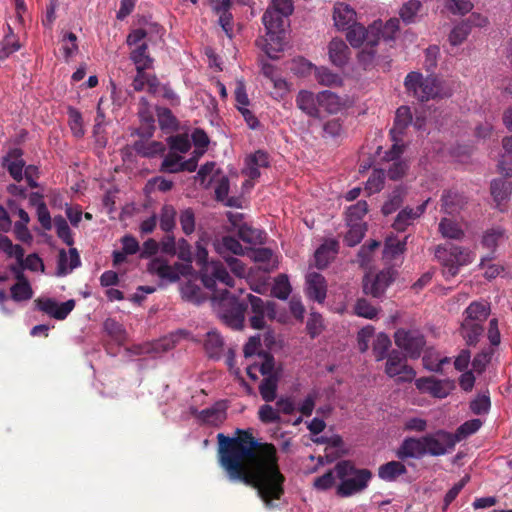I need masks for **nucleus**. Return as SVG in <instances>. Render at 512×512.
<instances>
[{
	"label": "nucleus",
	"instance_id": "nucleus-1",
	"mask_svg": "<svg viewBox=\"0 0 512 512\" xmlns=\"http://www.w3.org/2000/svg\"><path fill=\"white\" fill-rule=\"evenodd\" d=\"M237 433V437L217 435L220 466L231 482L255 487L266 507L274 508L272 501L280 499L284 492L276 448L259 442L248 432Z\"/></svg>",
	"mask_w": 512,
	"mask_h": 512
},
{
	"label": "nucleus",
	"instance_id": "nucleus-2",
	"mask_svg": "<svg viewBox=\"0 0 512 512\" xmlns=\"http://www.w3.org/2000/svg\"><path fill=\"white\" fill-rule=\"evenodd\" d=\"M178 258L183 262H176L170 265L168 261L162 257L152 259L148 264V271L152 275H156L164 284L174 283L181 276L192 274L193 256L191 246L185 239H180L177 243L176 252Z\"/></svg>",
	"mask_w": 512,
	"mask_h": 512
},
{
	"label": "nucleus",
	"instance_id": "nucleus-3",
	"mask_svg": "<svg viewBox=\"0 0 512 512\" xmlns=\"http://www.w3.org/2000/svg\"><path fill=\"white\" fill-rule=\"evenodd\" d=\"M195 261L200 266L201 280L207 289L216 292L218 284L226 288L236 285V279L229 274L223 263L208 261V251L201 240L196 242Z\"/></svg>",
	"mask_w": 512,
	"mask_h": 512
},
{
	"label": "nucleus",
	"instance_id": "nucleus-4",
	"mask_svg": "<svg viewBox=\"0 0 512 512\" xmlns=\"http://www.w3.org/2000/svg\"><path fill=\"white\" fill-rule=\"evenodd\" d=\"M336 495L342 498L351 497L364 491L372 478L368 469H358L348 460H341L336 463Z\"/></svg>",
	"mask_w": 512,
	"mask_h": 512
},
{
	"label": "nucleus",
	"instance_id": "nucleus-5",
	"mask_svg": "<svg viewBox=\"0 0 512 512\" xmlns=\"http://www.w3.org/2000/svg\"><path fill=\"white\" fill-rule=\"evenodd\" d=\"M404 87L409 96L422 103L436 99L442 90L441 83L435 75L424 77L418 71H411L406 75Z\"/></svg>",
	"mask_w": 512,
	"mask_h": 512
},
{
	"label": "nucleus",
	"instance_id": "nucleus-6",
	"mask_svg": "<svg viewBox=\"0 0 512 512\" xmlns=\"http://www.w3.org/2000/svg\"><path fill=\"white\" fill-rule=\"evenodd\" d=\"M215 307L219 317L231 328L240 330L243 328L245 311L247 305L240 302L231 292L220 291L219 296L215 295Z\"/></svg>",
	"mask_w": 512,
	"mask_h": 512
},
{
	"label": "nucleus",
	"instance_id": "nucleus-7",
	"mask_svg": "<svg viewBox=\"0 0 512 512\" xmlns=\"http://www.w3.org/2000/svg\"><path fill=\"white\" fill-rule=\"evenodd\" d=\"M286 16H282L275 10L267 9L262 17V22L267 30L266 45L264 51L271 59H276L278 53L284 48L281 34L284 32V22Z\"/></svg>",
	"mask_w": 512,
	"mask_h": 512
},
{
	"label": "nucleus",
	"instance_id": "nucleus-8",
	"mask_svg": "<svg viewBox=\"0 0 512 512\" xmlns=\"http://www.w3.org/2000/svg\"><path fill=\"white\" fill-rule=\"evenodd\" d=\"M379 24L373 22L365 28L363 25L353 23L347 29L346 38L352 47L358 48L365 45V49L361 52V57L367 55L370 59L374 57V47L379 43Z\"/></svg>",
	"mask_w": 512,
	"mask_h": 512
},
{
	"label": "nucleus",
	"instance_id": "nucleus-9",
	"mask_svg": "<svg viewBox=\"0 0 512 512\" xmlns=\"http://www.w3.org/2000/svg\"><path fill=\"white\" fill-rule=\"evenodd\" d=\"M395 344L402 349L407 357L416 359L421 355L425 346L423 334L416 329H398L394 335Z\"/></svg>",
	"mask_w": 512,
	"mask_h": 512
},
{
	"label": "nucleus",
	"instance_id": "nucleus-10",
	"mask_svg": "<svg viewBox=\"0 0 512 512\" xmlns=\"http://www.w3.org/2000/svg\"><path fill=\"white\" fill-rule=\"evenodd\" d=\"M248 301L251 305L252 315L250 316V325L254 329H263L265 327V318L276 319V306L273 302H264L260 297L252 294L248 295Z\"/></svg>",
	"mask_w": 512,
	"mask_h": 512
},
{
	"label": "nucleus",
	"instance_id": "nucleus-11",
	"mask_svg": "<svg viewBox=\"0 0 512 512\" xmlns=\"http://www.w3.org/2000/svg\"><path fill=\"white\" fill-rule=\"evenodd\" d=\"M395 278L396 271L392 268L384 269L375 275H366L363 280V290L366 294L379 298L384 295Z\"/></svg>",
	"mask_w": 512,
	"mask_h": 512
},
{
	"label": "nucleus",
	"instance_id": "nucleus-12",
	"mask_svg": "<svg viewBox=\"0 0 512 512\" xmlns=\"http://www.w3.org/2000/svg\"><path fill=\"white\" fill-rule=\"evenodd\" d=\"M385 373L391 378L397 377L400 382H410L416 375L414 369L406 364V357L396 350L387 357Z\"/></svg>",
	"mask_w": 512,
	"mask_h": 512
},
{
	"label": "nucleus",
	"instance_id": "nucleus-13",
	"mask_svg": "<svg viewBox=\"0 0 512 512\" xmlns=\"http://www.w3.org/2000/svg\"><path fill=\"white\" fill-rule=\"evenodd\" d=\"M488 23L486 17L480 14H471L467 19L460 18L453 22V27L450 30V44L457 45L464 41L468 36L472 26L484 27Z\"/></svg>",
	"mask_w": 512,
	"mask_h": 512
},
{
	"label": "nucleus",
	"instance_id": "nucleus-14",
	"mask_svg": "<svg viewBox=\"0 0 512 512\" xmlns=\"http://www.w3.org/2000/svg\"><path fill=\"white\" fill-rule=\"evenodd\" d=\"M36 308L56 320H64L75 307L73 299L58 303L52 298H38L35 300Z\"/></svg>",
	"mask_w": 512,
	"mask_h": 512
},
{
	"label": "nucleus",
	"instance_id": "nucleus-15",
	"mask_svg": "<svg viewBox=\"0 0 512 512\" xmlns=\"http://www.w3.org/2000/svg\"><path fill=\"white\" fill-rule=\"evenodd\" d=\"M234 0H208L212 12L218 16V23L225 34L233 36V16L230 12Z\"/></svg>",
	"mask_w": 512,
	"mask_h": 512
},
{
	"label": "nucleus",
	"instance_id": "nucleus-16",
	"mask_svg": "<svg viewBox=\"0 0 512 512\" xmlns=\"http://www.w3.org/2000/svg\"><path fill=\"white\" fill-rule=\"evenodd\" d=\"M306 296L318 303H323L327 293V283L323 275L309 272L305 279Z\"/></svg>",
	"mask_w": 512,
	"mask_h": 512
},
{
	"label": "nucleus",
	"instance_id": "nucleus-17",
	"mask_svg": "<svg viewBox=\"0 0 512 512\" xmlns=\"http://www.w3.org/2000/svg\"><path fill=\"white\" fill-rule=\"evenodd\" d=\"M429 200L423 201L416 208L409 206L400 210L392 224V227L398 232H404L415 220L420 218L426 211Z\"/></svg>",
	"mask_w": 512,
	"mask_h": 512
},
{
	"label": "nucleus",
	"instance_id": "nucleus-18",
	"mask_svg": "<svg viewBox=\"0 0 512 512\" xmlns=\"http://www.w3.org/2000/svg\"><path fill=\"white\" fill-rule=\"evenodd\" d=\"M196 168V158L184 160L181 155L172 151H169L161 164V170L167 173H177L180 171L194 172Z\"/></svg>",
	"mask_w": 512,
	"mask_h": 512
},
{
	"label": "nucleus",
	"instance_id": "nucleus-19",
	"mask_svg": "<svg viewBox=\"0 0 512 512\" xmlns=\"http://www.w3.org/2000/svg\"><path fill=\"white\" fill-rule=\"evenodd\" d=\"M424 443V436L420 438L408 437L404 439L402 444L397 449L396 456L401 460L407 458L420 459L426 455Z\"/></svg>",
	"mask_w": 512,
	"mask_h": 512
},
{
	"label": "nucleus",
	"instance_id": "nucleus-20",
	"mask_svg": "<svg viewBox=\"0 0 512 512\" xmlns=\"http://www.w3.org/2000/svg\"><path fill=\"white\" fill-rule=\"evenodd\" d=\"M296 106L307 116L319 119L320 106L318 102V94H314L308 90H300L295 99Z\"/></svg>",
	"mask_w": 512,
	"mask_h": 512
},
{
	"label": "nucleus",
	"instance_id": "nucleus-21",
	"mask_svg": "<svg viewBox=\"0 0 512 512\" xmlns=\"http://www.w3.org/2000/svg\"><path fill=\"white\" fill-rule=\"evenodd\" d=\"M512 192V182L504 178L494 179L490 185V193L495 203V208L504 211L505 204Z\"/></svg>",
	"mask_w": 512,
	"mask_h": 512
},
{
	"label": "nucleus",
	"instance_id": "nucleus-22",
	"mask_svg": "<svg viewBox=\"0 0 512 512\" xmlns=\"http://www.w3.org/2000/svg\"><path fill=\"white\" fill-rule=\"evenodd\" d=\"M508 239L506 230L501 226H494L485 230L480 244L489 251L488 255H495L497 247Z\"/></svg>",
	"mask_w": 512,
	"mask_h": 512
},
{
	"label": "nucleus",
	"instance_id": "nucleus-23",
	"mask_svg": "<svg viewBox=\"0 0 512 512\" xmlns=\"http://www.w3.org/2000/svg\"><path fill=\"white\" fill-rule=\"evenodd\" d=\"M23 152L19 148L11 149L3 158V166L8 170L10 176L17 182L23 180L25 162L22 159Z\"/></svg>",
	"mask_w": 512,
	"mask_h": 512
},
{
	"label": "nucleus",
	"instance_id": "nucleus-24",
	"mask_svg": "<svg viewBox=\"0 0 512 512\" xmlns=\"http://www.w3.org/2000/svg\"><path fill=\"white\" fill-rule=\"evenodd\" d=\"M402 153L403 146L399 145L398 143L393 144L392 148L386 152L385 159L388 161H393L387 171V176L392 180L401 178L408 168L404 161L399 160V157Z\"/></svg>",
	"mask_w": 512,
	"mask_h": 512
},
{
	"label": "nucleus",
	"instance_id": "nucleus-25",
	"mask_svg": "<svg viewBox=\"0 0 512 512\" xmlns=\"http://www.w3.org/2000/svg\"><path fill=\"white\" fill-rule=\"evenodd\" d=\"M475 254L467 247L454 245L450 243V275H454L458 270L470 264Z\"/></svg>",
	"mask_w": 512,
	"mask_h": 512
},
{
	"label": "nucleus",
	"instance_id": "nucleus-26",
	"mask_svg": "<svg viewBox=\"0 0 512 512\" xmlns=\"http://www.w3.org/2000/svg\"><path fill=\"white\" fill-rule=\"evenodd\" d=\"M81 264L80 256L76 248H70L68 252L60 250L57 262L56 275L66 276Z\"/></svg>",
	"mask_w": 512,
	"mask_h": 512
},
{
	"label": "nucleus",
	"instance_id": "nucleus-27",
	"mask_svg": "<svg viewBox=\"0 0 512 512\" xmlns=\"http://www.w3.org/2000/svg\"><path fill=\"white\" fill-rule=\"evenodd\" d=\"M268 165V154L262 150H258L246 157L245 167L242 172L250 179H256L260 176V168L268 167Z\"/></svg>",
	"mask_w": 512,
	"mask_h": 512
},
{
	"label": "nucleus",
	"instance_id": "nucleus-28",
	"mask_svg": "<svg viewBox=\"0 0 512 512\" xmlns=\"http://www.w3.org/2000/svg\"><path fill=\"white\" fill-rule=\"evenodd\" d=\"M195 415L201 423L211 426H219L226 419L225 408L219 403L201 411L196 410Z\"/></svg>",
	"mask_w": 512,
	"mask_h": 512
},
{
	"label": "nucleus",
	"instance_id": "nucleus-29",
	"mask_svg": "<svg viewBox=\"0 0 512 512\" xmlns=\"http://www.w3.org/2000/svg\"><path fill=\"white\" fill-rule=\"evenodd\" d=\"M415 385L419 391L429 393L436 398H445L448 395L444 382L433 377L419 378Z\"/></svg>",
	"mask_w": 512,
	"mask_h": 512
},
{
	"label": "nucleus",
	"instance_id": "nucleus-30",
	"mask_svg": "<svg viewBox=\"0 0 512 512\" xmlns=\"http://www.w3.org/2000/svg\"><path fill=\"white\" fill-rule=\"evenodd\" d=\"M329 59L333 65L343 67L349 58V48L342 39H332L328 45Z\"/></svg>",
	"mask_w": 512,
	"mask_h": 512
},
{
	"label": "nucleus",
	"instance_id": "nucleus-31",
	"mask_svg": "<svg viewBox=\"0 0 512 512\" xmlns=\"http://www.w3.org/2000/svg\"><path fill=\"white\" fill-rule=\"evenodd\" d=\"M356 12L345 3H337L334 6L333 19L338 29H348L355 23Z\"/></svg>",
	"mask_w": 512,
	"mask_h": 512
},
{
	"label": "nucleus",
	"instance_id": "nucleus-32",
	"mask_svg": "<svg viewBox=\"0 0 512 512\" xmlns=\"http://www.w3.org/2000/svg\"><path fill=\"white\" fill-rule=\"evenodd\" d=\"M339 244L334 239L326 240L315 252L316 266L325 268L338 252Z\"/></svg>",
	"mask_w": 512,
	"mask_h": 512
},
{
	"label": "nucleus",
	"instance_id": "nucleus-33",
	"mask_svg": "<svg viewBox=\"0 0 512 512\" xmlns=\"http://www.w3.org/2000/svg\"><path fill=\"white\" fill-rule=\"evenodd\" d=\"M319 106L329 114L338 113L344 106L342 99L334 92L324 90L318 93Z\"/></svg>",
	"mask_w": 512,
	"mask_h": 512
},
{
	"label": "nucleus",
	"instance_id": "nucleus-34",
	"mask_svg": "<svg viewBox=\"0 0 512 512\" xmlns=\"http://www.w3.org/2000/svg\"><path fill=\"white\" fill-rule=\"evenodd\" d=\"M407 469L400 461H390L378 468V476L386 482H393L399 476L405 474Z\"/></svg>",
	"mask_w": 512,
	"mask_h": 512
},
{
	"label": "nucleus",
	"instance_id": "nucleus-35",
	"mask_svg": "<svg viewBox=\"0 0 512 512\" xmlns=\"http://www.w3.org/2000/svg\"><path fill=\"white\" fill-rule=\"evenodd\" d=\"M134 151L143 157L152 158L165 151V145L158 141L138 140L133 144Z\"/></svg>",
	"mask_w": 512,
	"mask_h": 512
},
{
	"label": "nucleus",
	"instance_id": "nucleus-36",
	"mask_svg": "<svg viewBox=\"0 0 512 512\" xmlns=\"http://www.w3.org/2000/svg\"><path fill=\"white\" fill-rule=\"evenodd\" d=\"M481 426L480 419H471L460 425L454 434L450 433V447L476 433Z\"/></svg>",
	"mask_w": 512,
	"mask_h": 512
},
{
	"label": "nucleus",
	"instance_id": "nucleus-37",
	"mask_svg": "<svg viewBox=\"0 0 512 512\" xmlns=\"http://www.w3.org/2000/svg\"><path fill=\"white\" fill-rule=\"evenodd\" d=\"M460 332L468 345H476L483 333V325L477 321L463 320Z\"/></svg>",
	"mask_w": 512,
	"mask_h": 512
},
{
	"label": "nucleus",
	"instance_id": "nucleus-38",
	"mask_svg": "<svg viewBox=\"0 0 512 512\" xmlns=\"http://www.w3.org/2000/svg\"><path fill=\"white\" fill-rule=\"evenodd\" d=\"M148 46L142 43L135 47L130 53V59L134 63L136 70H147L152 68L153 59L147 52Z\"/></svg>",
	"mask_w": 512,
	"mask_h": 512
},
{
	"label": "nucleus",
	"instance_id": "nucleus-39",
	"mask_svg": "<svg viewBox=\"0 0 512 512\" xmlns=\"http://www.w3.org/2000/svg\"><path fill=\"white\" fill-rule=\"evenodd\" d=\"M490 313V306L484 302L474 301L465 310L466 317L464 320L477 321L482 324Z\"/></svg>",
	"mask_w": 512,
	"mask_h": 512
},
{
	"label": "nucleus",
	"instance_id": "nucleus-40",
	"mask_svg": "<svg viewBox=\"0 0 512 512\" xmlns=\"http://www.w3.org/2000/svg\"><path fill=\"white\" fill-rule=\"evenodd\" d=\"M186 336H188V333L185 330L172 332L169 335L156 341L153 344V350L157 353L169 351L173 349L175 345Z\"/></svg>",
	"mask_w": 512,
	"mask_h": 512
},
{
	"label": "nucleus",
	"instance_id": "nucleus-41",
	"mask_svg": "<svg viewBox=\"0 0 512 512\" xmlns=\"http://www.w3.org/2000/svg\"><path fill=\"white\" fill-rule=\"evenodd\" d=\"M412 123V113L408 106H401L397 109L394 127L391 129L393 139L396 141V132L399 134Z\"/></svg>",
	"mask_w": 512,
	"mask_h": 512
},
{
	"label": "nucleus",
	"instance_id": "nucleus-42",
	"mask_svg": "<svg viewBox=\"0 0 512 512\" xmlns=\"http://www.w3.org/2000/svg\"><path fill=\"white\" fill-rule=\"evenodd\" d=\"M439 436H446V433L439 431L435 434L424 436L426 454L438 456L446 453V444L438 439Z\"/></svg>",
	"mask_w": 512,
	"mask_h": 512
},
{
	"label": "nucleus",
	"instance_id": "nucleus-43",
	"mask_svg": "<svg viewBox=\"0 0 512 512\" xmlns=\"http://www.w3.org/2000/svg\"><path fill=\"white\" fill-rule=\"evenodd\" d=\"M314 74L317 82L323 86H341L342 77L336 73H333L327 67H314Z\"/></svg>",
	"mask_w": 512,
	"mask_h": 512
},
{
	"label": "nucleus",
	"instance_id": "nucleus-44",
	"mask_svg": "<svg viewBox=\"0 0 512 512\" xmlns=\"http://www.w3.org/2000/svg\"><path fill=\"white\" fill-rule=\"evenodd\" d=\"M408 236L404 240H398L394 236L387 237L383 250V256L387 259H394L403 254L406 248Z\"/></svg>",
	"mask_w": 512,
	"mask_h": 512
},
{
	"label": "nucleus",
	"instance_id": "nucleus-45",
	"mask_svg": "<svg viewBox=\"0 0 512 512\" xmlns=\"http://www.w3.org/2000/svg\"><path fill=\"white\" fill-rule=\"evenodd\" d=\"M224 345L223 338L217 331H209L205 339V350L209 357L219 358Z\"/></svg>",
	"mask_w": 512,
	"mask_h": 512
},
{
	"label": "nucleus",
	"instance_id": "nucleus-46",
	"mask_svg": "<svg viewBox=\"0 0 512 512\" xmlns=\"http://www.w3.org/2000/svg\"><path fill=\"white\" fill-rule=\"evenodd\" d=\"M136 71L137 74L132 82L134 90L142 91L144 90L145 86H148L150 91H155L159 84L156 76L145 72V70Z\"/></svg>",
	"mask_w": 512,
	"mask_h": 512
},
{
	"label": "nucleus",
	"instance_id": "nucleus-47",
	"mask_svg": "<svg viewBox=\"0 0 512 512\" xmlns=\"http://www.w3.org/2000/svg\"><path fill=\"white\" fill-rule=\"evenodd\" d=\"M21 48L19 41L15 38L10 25H7V33L1 43L0 59L8 58L11 54Z\"/></svg>",
	"mask_w": 512,
	"mask_h": 512
},
{
	"label": "nucleus",
	"instance_id": "nucleus-48",
	"mask_svg": "<svg viewBox=\"0 0 512 512\" xmlns=\"http://www.w3.org/2000/svg\"><path fill=\"white\" fill-rule=\"evenodd\" d=\"M349 229L344 237L345 243L353 247L361 242L366 232V225L362 222H347Z\"/></svg>",
	"mask_w": 512,
	"mask_h": 512
},
{
	"label": "nucleus",
	"instance_id": "nucleus-49",
	"mask_svg": "<svg viewBox=\"0 0 512 512\" xmlns=\"http://www.w3.org/2000/svg\"><path fill=\"white\" fill-rule=\"evenodd\" d=\"M337 484H338V479L336 476V465H335L332 469L328 470L323 475L315 478L314 482H313V487L319 491H327L333 487L336 489Z\"/></svg>",
	"mask_w": 512,
	"mask_h": 512
},
{
	"label": "nucleus",
	"instance_id": "nucleus-50",
	"mask_svg": "<svg viewBox=\"0 0 512 512\" xmlns=\"http://www.w3.org/2000/svg\"><path fill=\"white\" fill-rule=\"evenodd\" d=\"M495 258V255H486L480 259L478 267L484 270L483 276L487 280H493L498 277L503 271L504 267L501 265L493 264L491 261Z\"/></svg>",
	"mask_w": 512,
	"mask_h": 512
},
{
	"label": "nucleus",
	"instance_id": "nucleus-51",
	"mask_svg": "<svg viewBox=\"0 0 512 512\" xmlns=\"http://www.w3.org/2000/svg\"><path fill=\"white\" fill-rule=\"evenodd\" d=\"M10 293L15 302L28 301L33 297V289L29 281L15 283L10 287Z\"/></svg>",
	"mask_w": 512,
	"mask_h": 512
},
{
	"label": "nucleus",
	"instance_id": "nucleus-52",
	"mask_svg": "<svg viewBox=\"0 0 512 512\" xmlns=\"http://www.w3.org/2000/svg\"><path fill=\"white\" fill-rule=\"evenodd\" d=\"M259 392L264 401H274L277 392V378L273 375L265 377L259 385Z\"/></svg>",
	"mask_w": 512,
	"mask_h": 512
},
{
	"label": "nucleus",
	"instance_id": "nucleus-53",
	"mask_svg": "<svg viewBox=\"0 0 512 512\" xmlns=\"http://www.w3.org/2000/svg\"><path fill=\"white\" fill-rule=\"evenodd\" d=\"M291 290L292 288L287 275L281 274L275 278L272 287V295L274 297L286 300L289 297Z\"/></svg>",
	"mask_w": 512,
	"mask_h": 512
},
{
	"label": "nucleus",
	"instance_id": "nucleus-54",
	"mask_svg": "<svg viewBox=\"0 0 512 512\" xmlns=\"http://www.w3.org/2000/svg\"><path fill=\"white\" fill-rule=\"evenodd\" d=\"M170 151L174 153H186L191 148V140L187 134H177L167 138Z\"/></svg>",
	"mask_w": 512,
	"mask_h": 512
},
{
	"label": "nucleus",
	"instance_id": "nucleus-55",
	"mask_svg": "<svg viewBox=\"0 0 512 512\" xmlns=\"http://www.w3.org/2000/svg\"><path fill=\"white\" fill-rule=\"evenodd\" d=\"M391 346V340L390 338L384 334L379 333L373 343V354L375 356V359L377 361H381L388 357L389 348Z\"/></svg>",
	"mask_w": 512,
	"mask_h": 512
},
{
	"label": "nucleus",
	"instance_id": "nucleus-56",
	"mask_svg": "<svg viewBox=\"0 0 512 512\" xmlns=\"http://www.w3.org/2000/svg\"><path fill=\"white\" fill-rule=\"evenodd\" d=\"M404 201V189L398 187L392 191L388 200L382 206V213L390 215L395 212Z\"/></svg>",
	"mask_w": 512,
	"mask_h": 512
},
{
	"label": "nucleus",
	"instance_id": "nucleus-57",
	"mask_svg": "<svg viewBox=\"0 0 512 512\" xmlns=\"http://www.w3.org/2000/svg\"><path fill=\"white\" fill-rule=\"evenodd\" d=\"M0 250L7 256L16 259V262L22 261L24 257V249L18 245L13 244L12 241L4 235H0Z\"/></svg>",
	"mask_w": 512,
	"mask_h": 512
},
{
	"label": "nucleus",
	"instance_id": "nucleus-58",
	"mask_svg": "<svg viewBox=\"0 0 512 512\" xmlns=\"http://www.w3.org/2000/svg\"><path fill=\"white\" fill-rule=\"evenodd\" d=\"M54 226L57 236L68 246H72L74 239L67 221L62 216L54 217Z\"/></svg>",
	"mask_w": 512,
	"mask_h": 512
},
{
	"label": "nucleus",
	"instance_id": "nucleus-59",
	"mask_svg": "<svg viewBox=\"0 0 512 512\" xmlns=\"http://www.w3.org/2000/svg\"><path fill=\"white\" fill-rule=\"evenodd\" d=\"M216 249L219 254L231 252L235 255H242L244 253V249L240 242L231 236L223 237L222 241L217 244Z\"/></svg>",
	"mask_w": 512,
	"mask_h": 512
},
{
	"label": "nucleus",
	"instance_id": "nucleus-60",
	"mask_svg": "<svg viewBox=\"0 0 512 512\" xmlns=\"http://www.w3.org/2000/svg\"><path fill=\"white\" fill-rule=\"evenodd\" d=\"M385 172L382 169H375L366 181L365 190L368 194L379 192L384 185Z\"/></svg>",
	"mask_w": 512,
	"mask_h": 512
},
{
	"label": "nucleus",
	"instance_id": "nucleus-61",
	"mask_svg": "<svg viewBox=\"0 0 512 512\" xmlns=\"http://www.w3.org/2000/svg\"><path fill=\"white\" fill-rule=\"evenodd\" d=\"M176 211L171 205H164L160 212V228L170 232L175 227Z\"/></svg>",
	"mask_w": 512,
	"mask_h": 512
},
{
	"label": "nucleus",
	"instance_id": "nucleus-62",
	"mask_svg": "<svg viewBox=\"0 0 512 512\" xmlns=\"http://www.w3.org/2000/svg\"><path fill=\"white\" fill-rule=\"evenodd\" d=\"M379 24V40L391 41L399 29V20L397 18L389 19L385 24L382 21H376Z\"/></svg>",
	"mask_w": 512,
	"mask_h": 512
},
{
	"label": "nucleus",
	"instance_id": "nucleus-63",
	"mask_svg": "<svg viewBox=\"0 0 512 512\" xmlns=\"http://www.w3.org/2000/svg\"><path fill=\"white\" fill-rule=\"evenodd\" d=\"M368 212V204L366 201H358L356 204L351 205L346 214L347 222L356 223L361 222L362 218Z\"/></svg>",
	"mask_w": 512,
	"mask_h": 512
},
{
	"label": "nucleus",
	"instance_id": "nucleus-64",
	"mask_svg": "<svg viewBox=\"0 0 512 512\" xmlns=\"http://www.w3.org/2000/svg\"><path fill=\"white\" fill-rule=\"evenodd\" d=\"M421 6V2L418 0H410L406 2L400 9V16L402 20L406 23L414 22Z\"/></svg>",
	"mask_w": 512,
	"mask_h": 512
}]
</instances>
